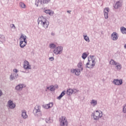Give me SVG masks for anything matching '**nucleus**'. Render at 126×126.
<instances>
[{"label": "nucleus", "instance_id": "f257e3e1", "mask_svg": "<svg viewBox=\"0 0 126 126\" xmlns=\"http://www.w3.org/2000/svg\"><path fill=\"white\" fill-rule=\"evenodd\" d=\"M38 24H40L43 28L47 29L49 27V21L43 16L39 17L37 20Z\"/></svg>", "mask_w": 126, "mask_h": 126}, {"label": "nucleus", "instance_id": "f03ea898", "mask_svg": "<svg viewBox=\"0 0 126 126\" xmlns=\"http://www.w3.org/2000/svg\"><path fill=\"white\" fill-rule=\"evenodd\" d=\"M95 59L94 58V56H90L88 57V62L86 64V68L92 69L96 64Z\"/></svg>", "mask_w": 126, "mask_h": 126}, {"label": "nucleus", "instance_id": "7ed1b4c3", "mask_svg": "<svg viewBox=\"0 0 126 126\" xmlns=\"http://www.w3.org/2000/svg\"><path fill=\"white\" fill-rule=\"evenodd\" d=\"M26 45H27V36L25 34H22L20 37V47L23 49Z\"/></svg>", "mask_w": 126, "mask_h": 126}, {"label": "nucleus", "instance_id": "20e7f679", "mask_svg": "<svg viewBox=\"0 0 126 126\" xmlns=\"http://www.w3.org/2000/svg\"><path fill=\"white\" fill-rule=\"evenodd\" d=\"M109 64L113 65L115 70L120 71L122 69V64L113 59L110 61Z\"/></svg>", "mask_w": 126, "mask_h": 126}, {"label": "nucleus", "instance_id": "39448f33", "mask_svg": "<svg viewBox=\"0 0 126 126\" xmlns=\"http://www.w3.org/2000/svg\"><path fill=\"white\" fill-rule=\"evenodd\" d=\"M93 116L94 121H98L103 116V112L101 110H96L93 113Z\"/></svg>", "mask_w": 126, "mask_h": 126}, {"label": "nucleus", "instance_id": "423d86ee", "mask_svg": "<svg viewBox=\"0 0 126 126\" xmlns=\"http://www.w3.org/2000/svg\"><path fill=\"white\" fill-rule=\"evenodd\" d=\"M33 113L35 117H40L42 116V111H41V106L39 105H36L33 111Z\"/></svg>", "mask_w": 126, "mask_h": 126}, {"label": "nucleus", "instance_id": "0eeeda50", "mask_svg": "<svg viewBox=\"0 0 126 126\" xmlns=\"http://www.w3.org/2000/svg\"><path fill=\"white\" fill-rule=\"evenodd\" d=\"M53 53L55 55H61L63 53V47H56L53 50Z\"/></svg>", "mask_w": 126, "mask_h": 126}, {"label": "nucleus", "instance_id": "6e6552de", "mask_svg": "<svg viewBox=\"0 0 126 126\" xmlns=\"http://www.w3.org/2000/svg\"><path fill=\"white\" fill-rule=\"evenodd\" d=\"M25 87H26V85L25 84H19L15 87V90L16 91H17V92H20V91H22L23 88H25Z\"/></svg>", "mask_w": 126, "mask_h": 126}, {"label": "nucleus", "instance_id": "1a4fd4ad", "mask_svg": "<svg viewBox=\"0 0 126 126\" xmlns=\"http://www.w3.org/2000/svg\"><path fill=\"white\" fill-rule=\"evenodd\" d=\"M60 122L61 126H67V121L65 117H62L60 120Z\"/></svg>", "mask_w": 126, "mask_h": 126}, {"label": "nucleus", "instance_id": "9d476101", "mask_svg": "<svg viewBox=\"0 0 126 126\" xmlns=\"http://www.w3.org/2000/svg\"><path fill=\"white\" fill-rule=\"evenodd\" d=\"M81 71H82V70L78 68L71 69V73H75V75H77V76H79V75H80Z\"/></svg>", "mask_w": 126, "mask_h": 126}, {"label": "nucleus", "instance_id": "9b49d317", "mask_svg": "<svg viewBox=\"0 0 126 126\" xmlns=\"http://www.w3.org/2000/svg\"><path fill=\"white\" fill-rule=\"evenodd\" d=\"M113 83L114 85L120 86V85L123 84V79H115L113 81Z\"/></svg>", "mask_w": 126, "mask_h": 126}, {"label": "nucleus", "instance_id": "f8f14e48", "mask_svg": "<svg viewBox=\"0 0 126 126\" xmlns=\"http://www.w3.org/2000/svg\"><path fill=\"white\" fill-rule=\"evenodd\" d=\"M16 105L15 103H13V101L11 100H9L7 104V107H8L9 109H14L16 107Z\"/></svg>", "mask_w": 126, "mask_h": 126}, {"label": "nucleus", "instance_id": "ddd939ff", "mask_svg": "<svg viewBox=\"0 0 126 126\" xmlns=\"http://www.w3.org/2000/svg\"><path fill=\"white\" fill-rule=\"evenodd\" d=\"M23 67L26 70L27 69H32L31 65L29 64V62L27 61H25L24 63Z\"/></svg>", "mask_w": 126, "mask_h": 126}, {"label": "nucleus", "instance_id": "4468645a", "mask_svg": "<svg viewBox=\"0 0 126 126\" xmlns=\"http://www.w3.org/2000/svg\"><path fill=\"white\" fill-rule=\"evenodd\" d=\"M119 39V34L116 32H113L111 34V39L112 41H117Z\"/></svg>", "mask_w": 126, "mask_h": 126}, {"label": "nucleus", "instance_id": "2eb2a0df", "mask_svg": "<svg viewBox=\"0 0 126 126\" xmlns=\"http://www.w3.org/2000/svg\"><path fill=\"white\" fill-rule=\"evenodd\" d=\"M110 9L109 8H105L104 9V15L105 19H108L109 17V11Z\"/></svg>", "mask_w": 126, "mask_h": 126}, {"label": "nucleus", "instance_id": "dca6fc26", "mask_svg": "<svg viewBox=\"0 0 126 126\" xmlns=\"http://www.w3.org/2000/svg\"><path fill=\"white\" fill-rule=\"evenodd\" d=\"M6 42V38L4 35L0 34V44H4Z\"/></svg>", "mask_w": 126, "mask_h": 126}, {"label": "nucleus", "instance_id": "f3484780", "mask_svg": "<svg viewBox=\"0 0 126 126\" xmlns=\"http://www.w3.org/2000/svg\"><path fill=\"white\" fill-rule=\"evenodd\" d=\"M21 113V116L23 118V119H28V115H27L26 110H22Z\"/></svg>", "mask_w": 126, "mask_h": 126}, {"label": "nucleus", "instance_id": "a211bd4d", "mask_svg": "<svg viewBox=\"0 0 126 126\" xmlns=\"http://www.w3.org/2000/svg\"><path fill=\"white\" fill-rule=\"evenodd\" d=\"M18 77V74H11L10 75V80L12 81V80H14V79H16Z\"/></svg>", "mask_w": 126, "mask_h": 126}, {"label": "nucleus", "instance_id": "6ab92c4d", "mask_svg": "<svg viewBox=\"0 0 126 126\" xmlns=\"http://www.w3.org/2000/svg\"><path fill=\"white\" fill-rule=\"evenodd\" d=\"M54 106V103L53 102H50L49 103L47 104H45L43 105V108L44 109H50V108H52Z\"/></svg>", "mask_w": 126, "mask_h": 126}, {"label": "nucleus", "instance_id": "aec40b11", "mask_svg": "<svg viewBox=\"0 0 126 126\" xmlns=\"http://www.w3.org/2000/svg\"><path fill=\"white\" fill-rule=\"evenodd\" d=\"M97 104H98V101H97V100L92 99L91 100L90 104L93 107H95L97 106Z\"/></svg>", "mask_w": 126, "mask_h": 126}, {"label": "nucleus", "instance_id": "412c9836", "mask_svg": "<svg viewBox=\"0 0 126 126\" xmlns=\"http://www.w3.org/2000/svg\"><path fill=\"white\" fill-rule=\"evenodd\" d=\"M56 90V88H55V86L54 85H51L49 87H47L46 88V90H45V91H48V90H50V91L53 92V91H55V90Z\"/></svg>", "mask_w": 126, "mask_h": 126}, {"label": "nucleus", "instance_id": "4be33fe9", "mask_svg": "<svg viewBox=\"0 0 126 126\" xmlns=\"http://www.w3.org/2000/svg\"><path fill=\"white\" fill-rule=\"evenodd\" d=\"M122 6V2L120 1H117L114 6V8L116 9L120 8Z\"/></svg>", "mask_w": 126, "mask_h": 126}, {"label": "nucleus", "instance_id": "5701e85b", "mask_svg": "<svg viewBox=\"0 0 126 126\" xmlns=\"http://www.w3.org/2000/svg\"><path fill=\"white\" fill-rule=\"evenodd\" d=\"M73 93V89H68L66 91V94L68 96H71Z\"/></svg>", "mask_w": 126, "mask_h": 126}, {"label": "nucleus", "instance_id": "b1692460", "mask_svg": "<svg viewBox=\"0 0 126 126\" xmlns=\"http://www.w3.org/2000/svg\"><path fill=\"white\" fill-rule=\"evenodd\" d=\"M77 66L79 69L82 71L83 70V63H82V62H79L78 63Z\"/></svg>", "mask_w": 126, "mask_h": 126}, {"label": "nucleus", "instance_id": "393cba45", "mask_svg": "<svg viewBox=\"0 0 126 126\" xmlns=\"http://www.w3.org/2000/svg\"><path fill=\"white\" fill-rule=\"evenodd\" d=\"M19 5L21 8H26V4L24 3L23 2H20L19 3Z\"/></svg>", "mask_w": 126, "mask_h": 126}, {"label": "nucleus", "instance_id": "a878e982", "mask_svg": "<svg viewBox=\"0 0 126 126\" xmlns=\"http://www.w3.org/2000/svg\"><path fill=\"white\" fill-rule=\"evenodd\" d=\"M44 12L46 13V14H49V15H53L54 14V11H51V10H46L44 11Z\"/></svg>", "mask_w": 126, "mask_h": 126}, {"label": "nucleus", "instance_id": "bb28decb", "mask_svg": "<svg viewBox=\"0 0 126 126\" xmlns=\"http://www.w3.org/2000/svg\"><path fill=\"white\" fill-rule=\"evenodd\" d=\"M64 95H65V91H63L60 94V96L57 97V99L58 100H61V99H62V98H63V96H64Z\"/></svg>", "mask_w": 126, "mask_h": 126}, {"label": "nucleus", "instance_id": "cd10ccee", "mask_svg": "<svg viewBox=\"0 0 126 126\" xmlns=\"http://www.w3.org/2000/svg\"><path fill=\"white\" fill-rule=\"evenodd\" d=\"M51 1V0H41L40 4H47Z\"/></svg>", "mask_w": 126, "mask_h": 126}, {"label": "nucleus", "instance_id": "c85d7f7f", "mask_svg": "<svg viewBox=\"0 0 126 126\" xmlns=\"http://www.w3.org/2000/svg\"><path fill=\"white\" fill-rule=\"evenodd\" d=\"M83 36L84 37V39L85 40V41H86V42H88V43H89V42H90V39H89V37L84 34Z\"/></svg>", "mask_w": 126, "mask_h": 126}, {"label": "nucleus", "instance_id": "c756f323", "mask_svg": "<svg viewBox=\"0 0 126 126\" xmlns=\"http://www.w3.org/2000/svg\"><path fill=\"white\" fill-rule=\"evenodd\" d=\"M45 122L47 124H51V123H53V120L51 119L50 118H46L45 119Z\"/></svg>", "mask_w": 126, "mask_h": 126}, {"label": "nucleus", "instance_id": "7c9ffc66", "mask_svg": "<svg viewBox=\"0 0 126 126\" xmlns=\"http://www.w3.org/2000/svg\"><path fill=\"white\" fill-rule=\"evenodd\" d=\"M87 57H88V55H87V53H86V52H84L82 54V58L83 60H85V59H86Z\"/></svg>", "mask_w": 126, "mask_h": 126}, {"label": "nucleus", "instance_id": "2f4dec72", "mask_svg": "<svg viewBox=\"0 0 126 126\" xmlns=\"http://www.w3.org/2000/svg\"><path fill=\"white\" fill-rule=\"evenodd\" d=\"M41 0H36L35 5H36V6H39L41 4Z\"/></svg>", "mask_w": 126, "mask_h": 126}, {"label": "nucleus", "instance_id": "473e14b6", "mask_svg": "<svg viewBox=\"0 0 126 126\" xmlns=\"http://www.w3.org/2000/svg\"><path fill=\"white\" fill-rule=\"evenodd\" d=\"M121 31L123 34H126V28L122 27L121 28Z\"/></svg>", "mask_w": 126, "mask_h": 126}, {"label": "nucleus", "instance_id": "72a5a7b5", "mask_svg": "<svg viewBox=\"0 0 126 126\" xmlns=\"http://www.w3.org/2000/svg\"><path fill=\"white\" fill-rule=\"evenodd\" d=\"M57 47V45L54 43H51L49 45V48L50 49H55Z\"/></svg>", "mask_w": 126, "mask_h": 126}, {"label": "nucleus", "instance_id": "f704fd0d", "mask_svg": "<svg viewBox=\"0 0 126 126\" xmlns=\"http://www.w3.org/2000/svg\"><path fill=\"white\" fill-rule=\"evenodd\" d=\"M10 27L12 29H16V27L13 24H11L10 25Z\"/></svg>", "mask_w": 126, "mask_h": 126}, {"label": "nucleus", "instance_id": "c9c22d12", "mask_svg": "<svg viewBox=\"0 0 126 126\" xmlns=\"http://www.w3.org/2000/svg\"><path fill=\"white\" fill-rule=\"evenodd\" d=\"M79 91V90H78L77 89H73V93H74V94H75L77 92H78Z\"/></svg>", "mask_w": 126, "mask_h": 126}, {"label": "nucleus", "instance_id": "e433bc0d", "mask_svg": "<svg viewBox=\"0 0 126 126\" xmlns=\"http://www.w3.org/2000/svg\"><path fill=\"white\" fill-rule=\"evenodd\" d=\"M49 61H50V62H53V61H54L55 58H54V57H50L49 58Z\"/></svg>", "mask_w": 126, "mask_h": 126}, {"label": "nucleus", "instance_id": "4c0bfd02", "mask_svg": "<svg viewBox=\"0 0 126 126\" xmlns=\"http://www.w3.org/2000/svg\"><path fill=\"white\" fill-rule=\"evenodd\" d=\"M13 71L14 72H15V73H17V72H18V70H17V69H14L13 70Z\"/></svg>", "mask_w": 126, "mask_h": 126}, {"label": "nucleus", "instance_id": "58836bf2", "mask_svg": "<svg viewBox=\"0 0 126 126\" xmlns=\"http://www.w3.org/2000/svg\"><path fill=\"white\" fill-rule=\"evenodd\" d=\"M3 94V93H2V91H1V90H0V97H1L2 95Z\"/></svg>", "mask_w": 126, "mask_h": 126}, {"label": "nucleus", "instance_id": "ea45409f", "mask_svg": "<svg viewBox=\"0 0 126 126\" xmlns=\"http://www.w3.org/2000/svg\"><path fill=\"white\" fill-rule=\"evenodd\" d=\"M22 72H23L24 73H29V71H22Z\"/></svg>", "mask_w": 126, "mask_h": 126}, {"label": "nucleus", "instance_id": "a19ab883", "mask_svg": "<svg viewBox=\"0 0 126 126\" xmlns=\"http://www.w3.org/2000/svg\"><path fill=\"white\" fill-rule=\"evenodd\" d=\"M71 11H67V12H68V13H70Z\"/></svg>", "mask_w": 126, "mask_h": 126}, {"label": "nucleus", "instance_id": "79ce46f5", "mask_svg": "<svg viewBox=\"0 0 126 126\" xmlns=\"http://www.w3.org/2000/svg\"><path fill=\"white\" fill-rule=\"evenodd\" d=\"M51 35H52V36H54V35H55V33H51Z\"/></svg>", "mask_w": 126, "mask_h": 126}]
</instances>
